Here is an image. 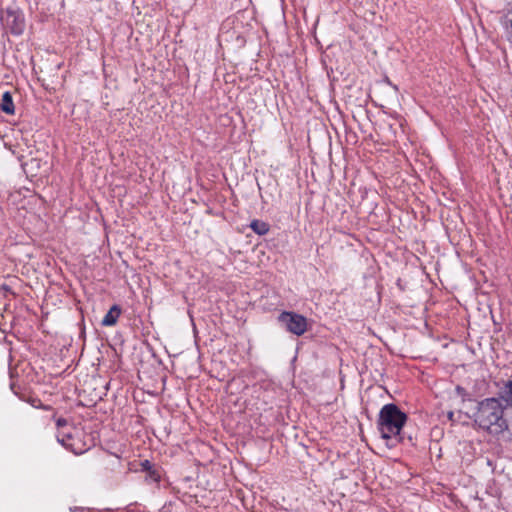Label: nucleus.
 <instances>
[{
  "mask_svg": "<svg viewBox=\"0 0 512 512\" xmlns=\"http://www.w3.org/2000/svg\"><path fill=\"white\" fill-rule=\"evenodd\" d=\"M506 407L496 397L485 398L478 402L473 416L474 425L491 434L500 435L509 429L505 418Z\"/></svg>",
  "mask_w": 512,
  "mask_h": 512,
  "instance_id": "nucleus-1",
  "label": "nucleus"
},
{
  "mask_svg": "<svg viewBox=\"0 0 512 512\" xmlns=\"http://www.w3.org/2000/svg\"><path fill=\"white\" fill-rule=\"evenodd\" d=\"M55 423L57 441L67 450L80 455L93 446L91 437L86 434L82 427L74 425L62 417L57 418Z\"/></svg>",
  "mask_w": 512,
  "mask_h": 512,
  "instance_id": "nucleus-2",
  "label": "nucleus"
},
{
  "mask_svg": "<svg viewBox=\"0 0 512 512\" xmlns=\"http://www.w3.org/2000/svg\"><path fill=\"white\" fill-rule=\"evenodd\" d=\"M407 421V415L395 404H386L379 413L378 430L381 437L393 441L392 445L401 443L403 438L401 430Z\"/></svg>",
  "mask_w": 512,
  "mask_h": 512,
  "instance_id": "nucleus-3",
  "label": "nucleus"
},
{
  "mask_svg": "<svg viewBox=\"0 0 512 512\" xmlns=\"http://www.w3.org/2000/svg\"><path fill=\"white\" fill-rule=\"evenodd\" d=\"M278 321L288 332L297 336L303 335L308 329L306 317L295 312L283 311L278 316Z\"/></svg>",
  "mask_w": 512,
  "mask_h": 512,
  "instance_id": "nucleus-4",
  "label": "nucleus"
},
{
  "mask_svg": "<svg viewBox=\"0 0 512 512\" xmlns=\"http://www.w3.org/2000/svg\"><path fill=\"white\" fill-rule=\"evenodd\" d=\"M6 25L12 33L16 35L21 34L25 28V21L22 13L19 11H7Z\"/></svg>",
  "mask_w": 512,
  "mask_h": 512,
  "instance_id": "nucleus-5",
  "label": "nucleus"
},
{
  "mask_svg": "<svg viewBox=\"0 0 512 512\" xmlns=\"http://www.w3.org/2000/svg\"><path fill=\"white\" fill-rule=\"evenodd\" d=\"M498 399L505 403V407L512 408V380H507L499 386Z\"/></svg>",
  "mask_w": 512,
  "mask_h": 512,
  "instance_id": "nucleus-6",
  "label": "nucleus"
},
{
  "mask_svg": "<svg viewBox=\"0 0 512 512\" xmlns=\"http://www.w3.org/2000/svg\"><path fill=\"white\" fill-rule=\"evenodd\" d=\"M121 315V308L118 305H113L102 319L103 326H113L117 323Z\"/></svg>",
  "mask_w": 512,
  "mask_h": 512,
  "instance_id": "nucleus-7",
  "label": "nucleus"
},
{
  "mask_svg": "<svg viewBox=\"0 0 512 512\" xmlns=\"http://www.w3.org/2000/svg\"><path fill=\"white\" fill-rule=\"evenodd\" d=\"M250 228L253 230V232L260 236L266 235L270 230L268 223L258 219H255L250 223Z\"/></svg>",
  "mask_w": 512,
  "mask_h": 512,
  "instance_id": "nucleus-8",
  "label": "nucleus"
},
{
  "mask_svg": "<svg viewBox=\"0 0 512 512\" xmlns=\"http://www.w3.org/2000/svg\"><path fill=\"white\" fill-rule=\"evenodd\" d=\"M15 107L12 101V97L9 92L2 94V112L7 114H14Z\"/></svg>",
  "mask_w": 512,
  "mask_h": 512,
  "instance_id": "nucleus-9",
  "label": "nucleus"
},
{
  "mask_svg": "<svg viewBox=\"0 0 512 512\" xmlns=\"http://www.w3.org/2000/svg\"><path fill=\"white\" fill-rule=\"evenodd\" d=\"M11 376V383H10V388L12 390V392L17 395V396H20L21 397V392H20V386L16 384V382L13 380V374L11 373L10 374Z\"/></svg>",
  "mask_w": 512,
  "mask_h": 512,
  "instance_id": "nucleus-10",
  "label": "nucleus"
},
{
  "mask_svg": "<svg viewBox=\"0 0 512 512\" xmlns=\"http://www.w3.org/2000/svg\"><path fill=\"white\" fill-rule=\"evenodd\" d=\"M142 471L150 472L153 469V465L149 460H144L140 463Z\"/></svg>",
  "mask_w": 512,
  "mask_h": 512,
  "instance_id": "nucleus-11",
  "label": "nucleus"
},
{
  "mask_svg": "<svg viewBox=\"0 0 512 512\" xmlns=\"http://www.w3.org/2000/svg\"><path fill=\"white\" fill-rule=\"evenodd\" d=\"M148 476L155 482L160 481V474L154 468L150 472H148Z\"/></svg>",
  "mask_w": 512,
  "mask_h": 512,
  "instance_id": "nucleus-12",
  "label": "nucleus"
},
{
  "mask_svg": "<svg viewBox=\"0 0 512 512\" xmlns=\"http://www.w3.org/2000/svg\"><path fill=\"white\" fill-rule=\"evenodd\" d=\"M455 390H456L457 394L459 396H461L462 398H465V396L467 395L466 390L461 386H457Z\"/></svg>",
  "mask_w": 512,
  "mask_h": 512,
  "instance_id": "nucleus-13",
  "label": "nucleus"
},
{
  "mask_svg": "<svg viewBox=\"0 0 512 512\" xmlns=\"http://www.w3.org/2000/svg\"><path fill=\"white\" fill-rule=\"evenodd\" d=\"M344 132V136L345 138L348 140L349 137H353V139L355 138V135H354V131L353 130H348V129H345L343 130Z\"/></svg>",
  "mask_w": 512,
  "mask_h": 512,
  "instance_id": "nucleus-14",
  "label": "nucleus"
}]
</instances>
